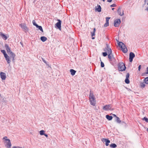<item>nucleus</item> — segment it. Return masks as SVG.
I'll list each match as a JSON object with an SVG mask.
<instances>
[{"label": "nucleus", "mask_w": 148, "mask_h": 148, "mask_svg": "<svg viewBox=\"0 0 148 148\" xmlns=\"http://www.w3.org/2000/svg\"><path fill=\"white\" fill-rule=\"evenodd\" d=\"M112 56V58L109 61L110 63L112 65H114L116 63V60L113 55Z\"/></svg>", "instance_id": "obj_9"}, {"label": "nucleus", "mask_w": 148, "mask_h": 148, "mask_svg": "<svg viewBox=\"0 0 148 148\" xmlns=\"http://www.w3.org/2000/svg\"><path fill=\"white\" fill-rule=\"evenodd\" d=\"M110 147L111 148H115L117 147V145L115 143H112L110 145Z\"/></svg>", "instance_id": "obj_25"}, {"label": "nucleus", "mask_w": 148, "mask_h": 148, "mask_svg": "<svg viewBox=\"0 0 148 148\" xmlns=\"http://www.w3.org/2000/svg\"><path fill=\"white\" fill-rule=\"evenodd\" d=\"M32 23L36 27L38 25L36 23L35 21L33 20L32 21Z\"/></svg>", "instance_id": "obj_34"}, {"label": "nucleus", "mask_w": 148, "mask_h": 148, "mask_svg": "<svg viewBox=\"0 0 148 148\" xmlns=\"http://www.w3.org/2000/svg\"><path fill=\"white\" fill-rule=\"evenodd\" d=\"M106 118L109 121L111 120L113 118V117L112 116H110L108 114L106 115Z\"/></svg>", "instance_id": "obj_23"}, {"label": "nucleus", "mask_w": 148, "mask_h": 148, "mask_svg": "<svg viewBox=\"0 0 148 148\" xmlns=\"http://www.w3.org/2000/svg\"><path fill=\"white\" fill-rule=\"evenodd\" d=\"M102 55L104 57H106L107 55V53L106 52H103Z\"/></svg>", "instance_id": "obj_36"}, {"label": "nucleus", "mask_w": 148, "mask_h": 148, "mask_svg": "<svg viewBox=\"0 0 148 148\" xmlns=\"http://www.w3.org/2000/svg\"><path fill=\"white\" fill-rule=\"evenodd\" d=\"M45 131L44 130H41L39 132L40 134L41 135H44L45 134Z\"/></svg>", "instance_id": "obj_29"}, {"label": "nucleus", "mask_w": 148, "mask_h": 148, "mask_svg": "<svg viewBox=\"0 0 148 148\" xmlns=\"http://www.w3.org/2000/svg\"><path fill=\"white\" fill-rule=\"evenodd\" d=\"M121 21L120 19L117 18L114 20V25L115 27H118L121 23Z\"/></svg>", "instance_id": "obj_4"}, {"label": "nucleus", "mask_w": 148, "mask_h": 148, "mask_svg": "<svg viewBox=\"0 0 148 148\" xmlns=\"http://www.w3.org/2000/svg\"><path fill=\"white\" fill-rule=\"evenodd\" d=\"M145 74V73H142V76H144Z\"/></svg>", "instance_id": "obj_53"}, {"label": "nucleus", "mask_w": 148, "mask_h": 148, "mask_svg": "<svg viewBox=\"0 0 148 148\" xmlns=\"http://www.w3.org/2000/svg\"><path fill=\"white\" fill-rule=\"evenodd\" d=\"M20 26L23 30H25V31H28V28L25 24L21 23L20 25Z\"/></svg>", "instance_id": "obj_7"}, {"label": "nucleus", "mask_w": 148, "mask_h": 148, "mask_svg": "<svg viewBox=\"0 0 148 148\" xmlns=\"http://www.w3.org/2000/svg\"><path fill=\"white\" fill-rule=\"evenodd\" d=\"M144 81L146 84H148V77L145 78L144 79Z\"/></svg>", "instance_id": "obj_30"}, {"label": "nucleus", "mask_w": 148, "mask_h": 148, "mask_svg": "<svg viewBox=\"0 0 148 148\" xmlns=\"http://www.w3.org/2000/svg\"><path fill=\"white\" fill-rule=\"evenodd\" d=\"M91 36L92 37L94 36L95 35V33L93 32H91Z\"/></svg>", "instance_id": "obj_40"}, {"label": "nucleus", "mask_w": 148, "mask_h": 148, "mask_svg": "<svg viewBox=\"0 0 148 148\" xmlns=\"http://www.w3.org/2000/svg\"><path fill=\"white\" fill-rule=\"evenodd\" d=\"M118 69L119 71H125L126 67L123 62H119L118 64Z\"/></svg>", "instance_id": "obj_2"}, {"label": "nucleus", "mask_w": 148, "mask_h": 148, "mask_svg": "<svg viewBox=\"0 0 148 148\" xmlns=\"http://www.w3.org/2000/svg\"><path fill=\"white\" fill-rule=\"evenodd\" d=\"M107 1L108 2L110 3L112 1V0H107Z\"/></svg>", "instance_id": "obj_46"}, {"label": "nucleus", "mask_w": 148, "mask_h": 148, "mask_svg": "<svg viewBox=\"0 0 148 148\" xmlns=\"http://www.w3.org/2000/svg\"><path fill=\"white\" fill-rule=\"evenodd\" d=\"M20 43L21 44V45L23 47V43L22 42H20Z\"/></svg>", "instance_id": "obj_47"}, {"label": "nucleus", "mask_w": 148, "mask_h": 148, "mask_svg": "<svg viewBox=\"0 0 148 148\" xmlns=\"http://www.w3.org/2000/svg\"><path fill=\"white\" fill-rule=\"evenodd\" d=\"M0 35L1 37L5 40H6L7 39V36L2 32H0Z\"/></svg>", "instance_id": "obj_20"}, {"label": "nucleus", "mask_w": 148, "mask_h": 148, "mask_svg": "<svg viewBox=\"0 0 148 148\" xmlns=\"http://www.w3.org/2000/svg\"><path fill=\"white\" fill-rule=\"evenodd\" d=\"M101 61V67L103 68L104 66V64L103 62L101 61V60L100 59Z\"/></svg>", "instance_id": "obj_33"}, {"label": "nucleus", "mask_w": 148, "mask_h": 148, "mask_svg": "<svg viewBox=\"0 0 148 148\" xmlns=\"http://www.w3.org/2000/svg\"><path fill=\"white\" fill-rule=\"evenodd\" d=\"M70 72L71 73V74L73 75H74L76 72V71L73 69H71L70 70Z\"/></svg>", "instance_id": "obj_21"}, {"label": "nucleus", "mask_w": 148, "mask_h": 148, "mask_svg": "<svg viewBox=\"0 0 148 148\" xmlns=\"http://www.w3.org/2000/svg\"><path fill=\"white\" fill-rule=\"evenodd\" d=\"M135 57V55L134 53L132 52H130L129 54V60L130 62H132L133 59Z\"/></svg>", "instance_id": "obj_8"}, {"label": "nucleus", "mask_w": 148, "mask_h": 148, "mask_svg": "<svg viewBox=\"0 0 148 148\" xmlns=\"http://www.w3.org/2000/svg\"><path fill=\"white\" fill-rule=\"evenodd\" d=\"M147 131L148 132V128L147 129Z\"/></svg>", "instance_id": "obj_57"}, {"label": "nucleus", "mask_w": 148, "mask_h": 148, "mask_svg": "<svg viewBox=\"0 0 148 148\" xmlns=\"http://www.w3.org/2000/svg\"><path fill=\"white\" fill-rule=\"evenodd\" d=\"M147 1H148V0H147ZM147 5H148V3H147Z\"/></svg>", "instance_id": "obj_58"}, {"label": "nucleus", "mask_w": 148, "mask_h": 148, "mask_svg": "<svg viewBox=\"0 0 148 148\" xmlns=\"http://www.w3.org/2000/svg\"><path fill=\"white\" fill-rule=\"evenodd\" d=\"M110 105H108L104 106L103 108V109L105 110H108L110 109Z\"/></svg>", "instance_id": "obj_17"}, {"label": "nucleus", "mask_w": 148, "mask_h": 148, "mask_svg": "<svg viewBox=\"0 0 148 148\" xmlns=\"http://www.w3.org/2000/svg\"><path fill=\"white\" fill-rule=\"evenodd\" d=\"M15 57H11V58H12V61L13 62H14V58Z\"/></svg>", "instance_id": "obj_44"}, {"label": "nucleus", "mask_w": 148, "mask_h": 148, "mask_svg": "<svg viewBox=\"0 0 148 148\" xmlns=\"http://www.w3.org/2000/svg\"><path fill=\"white\" fill-rule=\"evenodd\" d=\"M116 121L117 123H120L121 122V121L120 120V118L118 117H116Z\"/></svg>", "instance_id": "obj_28"}, {"label": "nucleus", "mask_w": 148, "mask_h": 148, "mask_svg": "<svg viewBox=\"0 0 148 148\" xmlns=\"http://www.w3.org/2000/svg\"><path fill=\"white\" fill-rule=\"evenodd\" d=\"M114 8H112V10H114Z\"/></svg>", "instance_id": "obj_56"}, {"label": "nucleus", "mask_w": 148, "mask_h": 148, "mask_svg": "<svg viewBox=\"0 0 148 148\" xmlns=\"http://www.w3.org/2000/svg\"><path fill=\"white\" fill-rule=\"evenodd\" d=\"M124 122H123V123H124Z\"/></svg>", "instance_id": "obj_59"}, {"label": "nucleus", "mask_w": 148, "mask_h": 148, "mask_svg": "<svg viewBox=\"0 0 148 148\" xmlns=\"http://www.w3.org/2000/svg\"><path fill=\"white\" fill-rule=\"evenodd\" d=\"M112 115L114 116V117H116H116H117L116 116V115L115 114H112Z\"/></svg>", "instance_id": "obj_48"}, {"label": "nucleus", "mask_w": 148, "mask_h": 148, "mask_svg": "<svg viewBox=\"0 0 148 148\" xmlns=\"http://www.w3.org/2000/svg\"><path fill=\"white\" fill-rule=\"evenodd\" d=\"M96 8L95 10L96 11L99 12H100L101 11V6L99 5H97V7H95Z\"/></svg>", "instance_id": "obj_15"}, {"label": "nucleus", "mask_w": 148, "mask_h": 148, "mask_svg": "<svg viewBox=\"0 0 148 148\" xmlns=\"http://www.w3.org/2000/svg\"><path fill=\"white\" fill-rule=\"evenodd\" d=\"M45 64L47 65V66H49V64L48 63H47H47H45Z\"/></svg>", "instance_id": "obj_52"}, {"label": "nucleus", "mask_w": 148, "mask_h": 148, "mask_svg": "<svg viewBox=\"0 0 148 148\" xmlns=\"http://www.w3.org/2000/svg\"><path fill=\"white\" fill-rule=\"evenodd\" d=\"M40 39L42 42H45L47 40V39L46 37L42 36L40 37Z\"/></svg>", "instance_id": "obj_22"}, {"label": "nucleus", "mask_w": 148, "mask_h": 148, "mask_svg": "<svg viewBox=\"0 0 148 148\" xmlns=\"http://www.w3.org/2000/svg\"><path fill=\"white\" fill-rule=\"evenodd\" d=\"M44 135L46 137H47L48 136V135L47 134H44Z\"/></svg>", "instance_id": "obj_45"}, {"label": "nucleus", "mask_w": 148, "mask_h": 148, "mask_svg": "<svg viewBox=\"0 0 148 148\" xmlns=\"http://www.w3.org/2000/svg\"><path fill=\"white\" fill-rule=\"evenodd\" d=\"M90 104L93 106H95L96 104V101L95 98L89 99Z\"/></svg>", "instance_id": "obj_14"}, {"label": "nucleus", "mask_w": 148, "mask_h": 148, "mask_svg": "<svg viewBox=\"0 0 148 148\" xmlns=\"http://www.w3.org/2000/svg\"><path fill=\"white\" fill-rule=\"evenodd\" d=\"M7 138V137L6 136H5L3 138V140H5V139H5V138Z\"/></svg>", "instance_id": "obj_51"}, {"label": "nucleus", "mask_w": 148, "mask_h": 148, "mask_svg": "<svg viewBox=\"0 0 148 148\" xmlns=\"http://www.w3.org/2000/svg\"><path fill=\"white\" fill-rule=\"evenodd\" d=\"M141 69V65H139L138 67V70L139 71H140Z\"/></svg>", "instance_id": "obj_41"}, {"label": "nucleus", "mask_w": 148, "mask_h": 148, "mask_svg": "<svg viewBox=\"0 0 148 148\" xmlns=\"http://www.w3.org/2000/svg\"><path fill=\"white\" fill-rule=\"evenodd\" d=\"M109 22H106V23L104 24V26L105 27L108 26L109 25Z\"/></svg>", "instance_id": "obj_37"}, {"label": "nucleus", "mask_w": 148, "mask_h": 148, "mask_svg": "<svg viewBox=\"0 0 148 148\" xmlns=\"http://www.w3.org/2000/svg\"><path fill=\"white\" fill-rule=\"evenodd\" d=\"M110 18V17H106V21L107 22H109V19Z\"/></svg>", "instance_id": "obj_38"}, {"label": "nucleus", "mask_w": 148, "mask_h": 148, "mask_svg": "<svg viewBox=\"0 0 148 148\" xmlns=\"http://www.w3.org/2000/svg\"><path fill=\"white\" fill-rule=\"evenodd\" d=\"M112 54H108V57L109 59V61L112 58Z\"/></svg>", "instance_id": "obj_31"}, {"label": "nucleus", "mask_w": 148, "mask_h": 148, "mask_svg": "<svg viewBox=\"0 0 148 148\" xmlns=\"http://www.w3.org/2000/svg\"><path fill=\"white\" fill-rule=\"evenodd\" d=\"M0 77L2 80H4L6 78L5 74L2 72L0 73Z\"/></svg>", "instance_id": "obj_13"}, {"label": "nucleus", "mask_w": 148, "mask_h": 148, "mask_svg": "<svg viewBox=\"0 0 148 148\" xmlns=\"http://www.w3.org/2000/svg\"><path fill=\"white\" fill-rule=\"evenodd\" d=\"M9 55H10L11 57H15L16 56L15 54L12 52H11Z\"/></svg>", "instance_id": "obj_27"}, {"label": "nucleus", "mask_w": 148, "mask_h": 148, "mask_svg": "<svg viewBox=\"0 0 148 148\" xmlns=\"http://www.w3.org/2000/svg\"><path fill=\"white\" fill-rule=\"evenodd\" d=\"M5 47L6 48V49L7 52L8 53V54L12 52L11 50V48L10 47H9L8 45L7 44H5Z\"/></svg>", "instance_id": "obj_10"}, {"label": "nucleus", "mask_w": 148, "mask_h": 148, "mask_svg": "<svg viewBox=\"0 0 148 148\" xmlns=\"http://www.w3.org/2000/svg\"><path fill=\"white\" fill-rule=\"evenodd\" d=\"M36 27V28H38V29L42 32H43V30L42 27L41 26H40L38 25Z\"/></svg>", "instance_id": "obj_24"}, {"label": "nucleus", "mask_w": 148, "mask_h": 148, "mask_svg": "<svg viewBox=\"0 0 148 148\" xmlns=\"http://www.w3.org/2000/svg\"><path fill=\"white\" fill-rule=\"evenodd\" d=\"M42 60L43 62L45 63H47V62L45 60L44 58H42Z\"/></svg>", "instance_id": "obj_42"}, {"label": "nucleus", "mask_w": 148, "mask_h": 148, "mask_svg": "<svg viewBox=\"0 0 148 148\" xmlns=\"http://www.w3.org/2000/svg\"><path fill=\"white\" fill-rule=\"evenodd\" d=\"M116 5L115 4H113L112 5H110V6L111 7H116Z\"/></svg>", "instance_id": "obj_39"}, {"label": "nucleus", "mask_w": 148, "mask_h": 148, "mask_svg": "<svg viewBox=\"0 0 148 148\" xmlns=\"http://www.w3.org/2000/svg\"><path fill=\"white\" fill-rule=\"evenodd\" d=\"M145 10L147 11L148 12V7H147Z\"/></svg>", "instance_id": "obj_49"}, {"label": "nucleus", "mask_w": 148, "mask_h": 148, "mask_svg": "<svg viewBox=\"0 0 148 148\" xmlns=\"http://www.w3.org/2000/svg\"><path fill=\"white\" fill-rule=\"evenodd\" d=\"M4 57L8 63V64H10L11 62V61L10 60V58L9 56L7 55L4 56Z\"/></svg>", "instance_id": "obj_18"}, {"label": "nucleus", "mask_w": 148, "mask_h": 148, "mask_svg": "<svg viewBox=\"0 0 148 148\" xmlns=\"http://www.w3.org/2000/svg\"><path fill=\"white\" fill-rule=\"evenodd\" d=\"M95 31H96V29H95V28H94V29H93V32H95Z\"/></svg>", "instance_id": "obj_50"}, {"label": "nucleus", "mask_w": 148, "mask_h": 148, "mask_svg": "<svg viewBox=\"0 0 148 148\" xmlns=\"http://www.w3.org/2000/svg\"><path fill=\"white\" fill-rule=\"evenodd\" d=\"M116 40L119 46L121 48L122 51L125 53H127L128 50L125 45L122 42H119L117 40Z\"/></svg>", "instance_id": "obj_1"}, {"label": "nucleus", "mask_w": 148, "mask_h": 148, "mask_svg": "<svg viewBox=\"0 0 148 148\" xmlns=\"http://www.w3.org/2000/svg\"><path fill=\"white\" fill-rule=\"evenodd\" d=\"M106 50L107 51L108 54H112V50L109 45L107 44H106V47L105 48L104 51H106Z\"/></svg>", "instance_id": "obj_5"}, {"label": "nucleus", "mask_w": 148, "mask_h": 148, "mask_svg": "<svg viewBox=\"0 0 148 148\" xmlns=\"http://www.w3.org/2000/svg\"><path fill=\"white\" fill-rule=\"evenodd\" d=\"M95 38L94 37H93V36L92 37V39H94Z\"/></svg>", "instance_id": "obj_55"}, {"label": "nucleus", "mask_w": 148, "mask_h": 148, "mask_svg": "<svg viewBox=\"0 0 148 148\" xmlns=\"http://www.w3.org/2000/svg\"><path fill=\"white\" fill-rule=\"evenodd\" d=\"M89 99H92L95 98L94 95L93 93L91 90L90 91V93L89 96Z\"/></svg>", "instance_id": "obj_16"}, {"label": "nucleus", "mask_w": 148, "mask_h": 148, "mask_svg": "<svg viewBox=\"0 0 148 148\" xmlns=\"http://www.w3.org/2000/svg\"><path fill=\"white\" fill-rule=\"evenodd\" d=\"M146 1H147V0H145L144 1V2H145V3H146Z\"/></svg>", "instance_id": "obj_54"}, {"label": "nucleus", "mask_w": 148, "mask_h": 148, "mask_svg": "<svg viewBox=\"0 0 148 148\" xmlns=\"http://www.w3.org/2000/svg\"><path fill=\"white\" fill-rule=\"evenodd\" d=\"M58 22L55 24V27L57 29H59L60 30H61V21L60 19H57Z\"/></svg>", "instance_id": "obj_3"}, {"label": "nucleus", "mask_w": 148, "mask_h": 148, "mask_svg": "<svg viewBox=\"0 0 148 148\" xmlns=\"http://www.w3.org/2000/svg\"><path fill=\"white\" fill-rule=\"evenodd\" d=\"M102 141L103 143H105V145L106 146H108L109 144L110 143V141L108 139L103 138Z\"/></svg>", "instance_id": "obj_11"}, {"label": "nucleus", "mask_w": 148, "mask_h": 148, "mask_svg": "<svg viewBox=\"0 0 148 148\" xmlns=\"http://www.w3.org/2000/svg\"><path fill=\"white\" fill-rule=\"evenodd\" d=\"M143 120L147 122H148V119L146 117H144L143 119Z\"/></svg>", "instance_id": "obj_35"}, {"label": "nucleus", "mask_w": 148, "mask_h": 148, "mask_svg": "<svg viewBox=\"0 0 148 148\" xmlns=\"http://www.w3.org/2000/svg\"><path fill=\"white\" fill-rule=\"evenodd\" d=\"M5 140L7 141L5 143H6V144L5 145V147L7 148H11L12 144L10 142V140L9 139H5Z\"/></svg>", "instance_id": "obj_6"}, {"label": "nucleus", "mask_w": 148, "mask_h": 148, "mask_svg": "<svg viewBox=\"0 0 148 148\" xmlns=\"http://www.w3.org/2000/svg\"><path fill=\"white\" fill-rule=\"evenodd\" d=\"M140 86L142 88H144L145 86V84L143 83L142 82L140 84Z\"/></svg>", "instance_id": "obj_32"}, {"label": "nucleus", "mask_w": 148, "mask_h": 148, "mask_svg": "<svg viewBox=\"0 0 148 148\" xmlns=\"http://www.w3.org/2000/svg\"><path fill=\"white\" fill-rule=\"evenodd\" d=\"M1 52L3 54L4 56H6L8 54L6 53V51L4 50H1Z\"/></svg>", "instance_id": "obj_26"}, {"label": "nucleus", "mask_w": 148, "mask_h": 148, "mask_svg": "<svg viewBox=\"0 0 148 148\" xmlns=\"http://www.w3.org/2000/svg\"><path fill=\"white\" fill-rule=\"evenodd\" d=\"M147 72H145V74H148V67L147 68Z\"/></svg>", "instance_id": "obj_43"}, {"label": "nucleus", "mask_w": 148, "mask_h": 148, "mask_svg": "<svg viewBox=\"0 0 148 148\" xmlns=\"http://www.w3.org/2000/svg\"><path fill=\"white\" fill-rule=\"evenodd\" d=\"M121 8L120 7H119V8H118V10H117V12H118V14L119 15H120L121 16H122L124 14L123 11L122 13V14L121 12Z\"/></svg>", "instance_id": "obj_19"}, {"label": "nucleus", "mask_w": 148, "mask_h": 148, "mask_svg": "<svg viewBox=\"0 0 148 148\" xmlns=\"http://www.w3.org/2000/svg\"><path fill=\"white\" fill-rule=\"evenodd\" d=\"M129 76L130 74L129 73H127L126 74V78L125 81V82L126 84H128L130 82V81L129 79Z\"/></svg>", "instance_id": "obj_12"}]
</instances>
